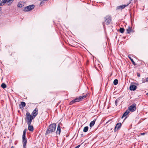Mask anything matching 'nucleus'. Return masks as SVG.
<instances>
[{
    "mask_svg": "<svg viewBox=\"0 0 148 148\" xmlns=\"http://www.w3.org/2000/svg\"><path fill=\"white\" fill-rule=\"evenodd\" d=\"M128 57L129 58L130 60L132 62V63L134 65H135L136 64L135 62L133 60V59L130 56H128Z\"/></svg>",
    "mask_w": 148,
    "mask_h": 148,
    "instance_id": "nucleus-16",
    "label": "nucleus"
},
{
    "mask_svg": "<svg viewBox=\"0 0 148 148\" xmlns=\"http://www.w3.org/2000/svg\"><path fill=\"white\" fill-rule=\"evenodd\" d=\"M75 102H75V100L74 99V100H72L69 103V104H70V105H72Z\"/></svg>",
    "mask_w": 148,
    "mask_h": 148,
    "instance_id": "nucleus-28",
    "label": "nucleus"
},
{
    "mask_svg": "<svg viewBox=\"0 0 148 148\" xmlns=\"http://www.w3.org/2000/svg\"><path fill=\"white\" fill-rule=\"evenodd\" d=\"M127 31V33L130 34V33H133L134 32V30L132 29V27L129 26L126 30Z\"/></svg>",
    "mask_w": 148,
    "mask_h": 148,
    "instance_id": "nucleus-9",
    "label": "nucleus"
},
{
    "mask_svg": "<svg viewBox=\"0 0 148 148\" xmlns=\"http://www.w3.org/2000/svg\"><path fill=\"white\" fill-rule=\"evenodd\" d=\"M145 134V133H141L140 134L141 135H144Z\"/></svg>",
    "mask_w": 148,
    "mask_h": 148,
    "instance_id": "nucleus-30",
    "label": "nucleus"
},
{
    "mask_svg": "<svg viewBox=\"0 0 148 148\" xmlns=\"http://www.w3.org/2000/svg\"><path fill=\"white\" fill-rule=\"evenodd\" d=\"M33 119V116L31 115L29 113L27 112L26 113V119L27 120V124L28 125H30V124H31Z\"/></svg>",
    "mask_w": 148,
    "mask_h": 148,
    "instance_id": "nucleus-2",
    "label": "nucleus"
},
{
    "mask_svg": "<svg viewBox=\"0 0 148 148\" xmlns=\"http://www.w3.org/2000/svg\"><path fill=\"white\" fill-rule=\"evenodd\" d=\"M28 130L31 131V132H33L34 130V128L33 126L32 125H31V124H30V125H28Z\"/></svg>",
    "mask_w": 148,
    "mask_h": 148,
    "instance_id": "nucleus-15",
    "label": "nucleus"
},
{
    "mask_svg": "<svg viewBox=\"0 0 148 148\" xmlns=\"http://www.w3.org/2000/svg\"><path fill=\"white\" fill-rule=\"evenodd\" d=\"M87 96V94H86V95H83L82 96H80L79 97H80V99H81V101L82 100V99H84L85 98H86V97Z\"/></svg>",
    "mask_w": 148,
    "mask_h": 148,
    "instance_id": "nucleus-19",
    "label": "nucleus"
},
{
    "mask_svg": "<svg viewBox=\"0 0 148 148\" xmlns=\"http://www.w3.org/2000/svg\"><path fill=\"white\" fill-rule=\"evenodd\" d=\"M136 104L134 103L128 107V109L127 110H129V112L130 111L133 112L135 111L136 109Z\"/></svg>",
    "mask_w": 148,
    "mask_h": 148,
    "instance_id": "nucleus-5",
    "label": "nucleus"
},
{
    "mask_svg": "<svg viewBox=\"0 0 148 148\" xmlns=\"http://www.w3.org/2000/svg\"><path fill=\"white\" fill-rule=\"evenodd\" d=\"M136 86L135 85H132L130 86V88L131 90H134L136 89Z\"/></svg>",
    "mask_w": 148,
    "mask_h": 148,
    "instance_id": "nucleus-14",
    "label": "nucleus"
},
{
    "mask_svg": "<svg viewBox=\"0 0 148 148\" xmlns=\"http://www.w3.org/2000/svg\"><path fill=\"white\" fill-rule=\"evenodd\" d=\"M147 95H148V92L147 93Z\"/></svg>",
    "mask_w": 148,
    "mask_h": 148,
    "instance_id": "nucleus-32",
    "label": "nucleus"
},
{
    "mask_svg": "<svg viewBox=\"0 0 148 148\" xmlns=\"http://www.w3.org/2000/svg\"><path fill=\"white\" fill-rule=\"evenodd\" d=\"M11 148H14V147L13 146H12Z\"/></svg>",
    "mask_w": 148,
    "mask_h": 148,
    "instance_id": "nucleus-31",
    "label": "nucleus"
},
{
    "mask_svg": "<svg viewBox=\"0 0 148 148\" xmlns=\"http://www.w3.org/2000/svg\"><path fill=\"white\" fill-rule=\"evenodd\" d=\"M61 132L60 126L59 125H58L57 127L56 133L57 134H60Z\"/></svg>",
    "mask_w": 148,
    "mask_h": 148,
    "instance_id": "nucleus-13",
    "label": "nucleus"
},
{
    "mask_svg": "<svg viewBox=\"0 0 148 148\" xmlns=\"http://www.w3.org/2000/svg\"><path fill=\"white\" fill-rule=\"evenodd\" d=\"M119 100L120 98H119L117 99L115 101V104L116 105V106H117V103L119 102Z\"/></svg>",
    "mask_w": 148,
    "mask_h": 148,
    "instance_id": "nucleus-27",
    "label": "nucleus"
},
{
    "mask_svg": "<svg viewBox=\"0 0 148 148\" xmlns=\"http://www.w3.org/2000/svg\"><path fill=\"white\" fill-rule=\"evenodd\" d=\"M38 114V109L37 108H36L33 111L32 114L33 115V116L35 117Z\"/></svg>",
    "mask_w": 148,
    "mask_h": 148,
    "instance_id": "nucleus-11",
    "label": "nucleus"
},
{
    "mask_svg": "<svg viewBox=\"0 0 148 148\" xmlns=\"http://www.w3.org/2000/svg\"><path fill=\"white\" fill-rule=\"evenodd\" d=\"M143 83H145L148 82V78H143L142 79Z\"/></svg>",
    "mask_w": 148,
    "mask_h": 148,
    "instance_id": "nucleus-21",
    "label": "nucleus"
},
{
    "mask_svg": "<svg viewBox=\"0 0 148 148\" xmlns=\"http://www.w3.org/2000/svg\"><path fill=\"white\" fill-rule=\"evenodd\" d=\"M95 121H92L90 124V127H92L95 124Z\"/></svg>",
    "mask_w": 148,
    "mask_h": 148,
    "instance_id": "nucleus-17",
    "label": "nucleus"
},
{
    "mask_svg": "<svg viewBox=\"0 0 148 148\" xmlns=\"http://www.w3.org/2000/svg\"><path fill=\"white\" fill-rule=\"evenodd\" d=\"M128 4H128L127 5H123L118 6L117 7L116 9L117 10L123 9L124 8H125L128 5Z\"/></svg>",
    "mask_w": 148,
    "mask_h": 148,
    "instance_id": "nucleus-12",
    "label": "nucleus"
},
{
    "mask_svg": "<svg viewBox=\"0 0 148 148\" xmlns=\"http://www.w3.org/2000/svg\"><path fill=\"white\" fill-rule=\"evenodd\" d=\"M56 126V125L55 123H53L50 125L46 131V134H48L54 132Z\"/></svg>",
    "mask_w": 148,
    "mask_h": 148,
    "instance_id": "nucleus-1",
    "label": "nucleus"
},
{
    "mask_svg": "<svg viewBox=\"0 0 148 148\" xmlns=\"http://www.w3.org/2000/svg\"><path fill=\"white\" fill-rule=\"evenodd\" d=\"M118 81L117 79H115L113 83L114 85H117L118 83Z\"/></svg>",
    "mask_w": 148,
    "mask_h": 148,
    "instance_id": "nucleus-25",
    "label": "nucleus"
},
{
    "mask_svg": "<svg viewBox=\"0 0 148 148\" xmlns=\"http://www.w3.org/2000/svg\"><path fill=\"white\" fill-rule=\"evenodd\" d=\"M105 20L104 22L102 23L104 28L105 27V24L108 25L109 24L111 21V18L109 16H107L105 17Z\"/></svg>",
    "mask_w": 148,
    "mask_h": 148,
    "instance_id": "nucleus-4",
    "label": "nucleus"
},
{
    "mask_svg": "<svg viewBox=\"0 0 148 148\" xmlns=\"http://www.w3.org/2000/svg\"><path fill=\"white\" fill-rule=\"evenodd\" d=\"M121 126V123H118L116 125L114 128V131L115 132L119 130Z\"/></svg>",
    "mask_w": 148,
    "mask_h": 148,
    "instance_id": "nucleus-8",
    "label": "nucleus"
},
{
    "mask_svg": "<svg viewBox=\"0 0 148 148\" xmlns=\"http://www.w3.org/2000/svg\"><path fill=\"white\" fill-rule=\"evenodd\" d=\"M23 6V5L22 3L19 2L17 5V6L19 8H21L22 6Z\"/></svg>",
    "mask_w": 148,
    "mask_h": 148,
    "instance_id": "nucleus-20",
    "label": "nucleus"
},
{
    "mask_svg": "<svg viewBox=\"0 0 148 148\" xmlns=\"http://www.w3.org/2000/svg\"><path fill=\"white\" fill-rule=\"evenodd\" d=\"M88 126L85 127L83 129V131L84 132H86L88 131Z\"/></svg>",
    "mask_w": 148,
    "mask_h": 148,
    "instance_id": "nucleus-18",
    "label": "nucleus"
},
{
    "mask_svg": "<svg viewBox=\"0 0 148 148\" xmlns=\"http://www.w3.org/2000/svg\"><path fill=\"white\" fill-rule=\"evenodd\" d=\"M75 102H78L80 101H81L79 97L76 98L75 99H74Z\"/></svg>",
    "mask_w": 148,
    "mask_h": 148,
    "instance_id": "nucleus-24",
    "label": "nucleus"
},
{
    "mask_svg": "<svg viewBox=\"0 0 148 148\" xmlns=\"http://www.w3.org/2000/svg\"><path fill=\"white\" fill-rule=\"evenodd\" d=\"M14 0H2L0 4V6L3 5L4 4L7 3L8 5L12 3Z\"/></svg>",
    "mask_w": 148,
    "mask_h": 148,
    "instance_id": "nucleus-6",
    "label": "nucleus"
},
{
    "mask_svg": "<svg viewBox=\"0 0 148 148\" xmlns=\"http://www.w3.org/2000/svg\"><path fill=\"white\" fill-rule=\"evenodd\" d=\"M137 76L138 77H140V74L139 73H137Z\"/></svg>",
    "mask_w": 148,
    "mask_h": 148,
    "instance_id": "nucleus-29",
    "label": "nucleus"
},
{
    "mask_svg": "<svg viewBox=\"0 0 148 148\" xmlns=\"http://www.w3.org/2000/svg\"><path fill=\"white\" fill-rule=\"evenodd\" d=\"M130 113L129 110H127L123 115L121 117V119L125 117V119L127 118V115Z\"/></svg>",
    "mask_w": 148,
    "mask_h": 148,
    "instance_id": "nucleus-10",
    "label": "nucleus"
},
{
    "mask_svg": "<svg viewBox=\"0 0 148 148\" xmlns=\"http://www.w3.org/2000/svg\"><path fill=\"white\" fill-rule=\"evenodd\" d=\"M26 131L27 130L26 129L24 130L22 136L23 146L24 148H25L27 142V140L25 136Z\"/></svg>",
    "mask_w": 148,
    "mask_h": 148,
    "instance_id": "nucleus-3",
    "label": "nucleus"
},
{
    "mask_svg": "<svg viewBox=\"0 0 148 148\" xmlns=\"http://www.w3.org/2000/svg\"><path fill=\"white\" fill-rule=\"evenodd\" d=\"M34 5H29L25 7L24 10L25 11H29L34 9Z\"/></svg>",
    "mask_w": 148,
    "mask_h": 148,
    "instance_id": "nucleus-7",
    "label": "nucleus"
},
{
    "mask_svg": "<svg viewBox=\"0 0 148 148\" xmlns=\"http://www.w3.org/2000/svg\"><path fill=\"white\" fill-rule=\"evenodd\" d=\"M124 29L122 27H121L119 29V32L121 33H123L124 32Z\"/></svg>",
    "mask_w": 148,
    "mask_h": 148,
    "instance_id": "nucleus-22",
    "label": "nucleus"
},
{
    "mask_svg": "<svg viewBox=\"0 0 148 148\" xmlns=\"http://www.w3.org/2000/svg\"><path fill=\"white\" fill-rule=\"evenodd\" d=\"M21 105L23 107H24L26 106V103L22 101L21 102Z\"/></svg>",
    "mask_w": 148,
    "mask_h": 148,
    "instance_id": "nucleus-26",
    "label": "nucleus"
},
{
    "mask_svg": "<svg viewBox=\"0 0 148 148\" xmlns=\"http://www.w3.org/2000/svg\"><path fill=\"white\" fill-rule=\"evenodd\" d=\"M1 86L2 88H3V89H4L7 86L6 85L5 83H3L1 84Z\"/></svg>",
    "mask_w": 148,
    "mask_h": 148,
    "instance_id": "nucleus-23",
    "label": "nucleus"
}]
</instances>
